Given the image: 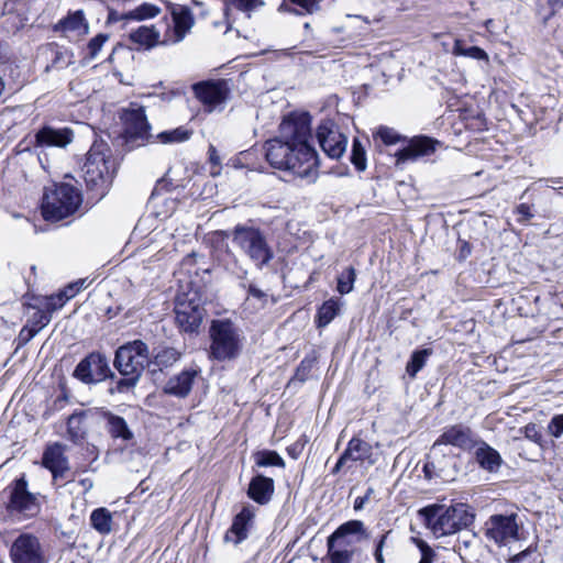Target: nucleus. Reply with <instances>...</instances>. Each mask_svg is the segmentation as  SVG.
I'll return each instance as SVG.
<instances>
[{
    "label": "nucleus",
    "mask_w": 563,
    "mask_h": 563,
    "mask_svg": "<svg viewBox=\"0 0 563 563\" xmlns=\"http://www.w3.org/2000/svg\"><path fill=\"white\" fill-rule=\"evenodd\" d=\"M311 140L307 117L285 120L280 124V136L266 142V159L274 168L314 181L318 175V156Z\"/></svg>",
    "instance_id": "obj_1"
},
{
    "label": "nucleus",
    "mask_w": 563,
    "mask_h": 563,
    "mask_svg": "<svg viewBox=\"0 0 563 563\" xmlns=\"http://www.w3.org/2000/svg\"><path fill=\"white\" fill-rule=\"evenodd\" d=\"M170 18L164 16L162 22L164 31L157 25H141L129 33V40L136 46L144 49H152L156 46L175 45L185 40L195 25L192 11L184 4L166 1Z\"/></svg>",
    "instance_id": "obj_2"
},
{
    "label": "nucleus",
    "mask_w": 563,
    "mask_h": 563,
    "mask_svg": "<svg viewBox=\"0 0 563 563\" xmlns=\"http://www.w3.org/2000/svg\"><path fill=\"white\" fill-rule=\"evenodd\" d=\"M115 174V164L109 145L104 142H95L86 154L81 167V176L89 190L103 196L112 183Z\"/></svg>",
    "instance_id": "obj_3"
},
{
    "label": "nucleus",
    "mask_w": 563,
    "mask_h": 563,
    "mask_svg": "<svg viewBox=\"0 0 563 563\" xmlns=\"http://www.w3.org/2000/svg\"><path fill=\"white\" fill-rule=\"evenodd\" d=\"M419 515L437 538L453 534L474 521V515L464 504L451 507L431 505L420 509Z\"/></svg>",
    "instance_id": "obj_4"
},
{
    "label": "nucleus",
    "mask_w": 563,
    "mask_h": 563,
    "mask_svg": "<svg viewBox=\"0 0 563 563\" xmlns=\"http://www.w3.org/2000/svg\"><path fill=\"white\" fill-rule=\"evenodd\" d=\"M82 202L78 188L69 184H55L45 188L42 200V216L46 221L57 222L73 216Z\"/></svg>",
    "instance_id": "obj_5"
},
{
    "label": "nucleus",
    "mask_w": 563,
    "mask_h": 563,
    "mask_svg": "<svg viewBox=\"0 0 563 563\" xmlns=\"http://www.w3.org/2000/svg\"><path fill=\"white\" fill-rule=\"evenodd\" d=\"M210 355L224 362L236 358L243 346V336L229 319L213 320L210 325Z\"/></svg>",
    "instance_id": "obj_6"
},
{
    "label": "nucleus",
    "mask_w": 563,
    "mask_h": 563,
    "mask_svg": "<svg viewBox=\"0 0 563 563\" xmlns=\"http://www.w3.org/2000/svg\"><path fill=\"white\" fill-rule=\"evenodd\" d=\"M148 362V346L143 341L135 340L120 346L115 353L114 366L121 375L128 376V378L122 379L119 386H134Z\"/></svg>",
    "instance_id": "obj_7"
},
{
    "label": "nucleus",
    "mask_w": 563,
    "mask_h": 563,
    "mask_svg": "<svg viewBox=\"0 0 563 563\" xmlns=\"http://www.w3.org/2000/svg\"><path fill=\"white\" fill-rule=\"evenodd\" d=\"M200 290L192 285L181 290L175 299V321L184 332H197L206 314Z\"/></svg>",
    "instance_id": "obj_8"
},
{
    "label": "nucleus",
    "mask_w": 563,
    "mask_h": 563,
    "mask_svg": "<svg viewBox=\"0 0 563 563\" xmlns=\"http://www.w3.org/2000/svg\"><path fill=\"white\" fill-rule=\"evenodd\" d=\"M232 240L258 268L273 260L274 253L266 235L257 228L236 225L232 233Z\"/></svg>",
    "instance_id": "obj_9"
},
{
    "label": "nucleus",
    "mask_w": 563,
    "mask_h": 563,
    "mask_svg": "<svg viewBox=\"0 0 563 563\" xmlns=\"http://www.w3.org/2000/svg\"><path fill=\"white\" fill-rule=\"evenodd\" d=\"M351 534L358 536L357 541L369 538L363 521L350 520L342 523L327 540L328 555L331 563H350L352 561L354 552L345 548L350 544L346 537Z\"/></svg>",
    "instance_id": "obj_10"
},
{
    "label": "nucleus",
    "mask_w": 563,
    "mask_h": 563,
    "mask_svg": "<svg viewBox=\"0 0 563 563\" xmlns=\"http://www.w3.org/2000/svg\"><path fill=\"white\" fill-rule=\"evenodd\" d=\"M192 91L207 112L222 111L231 95L228 81L221 79L197 82Z\"/></svg>",
    "instance_id": "obj_11"
},
{
    "label": "nucleus",
    "mask_w": 563,
    "mask_h": 563,
    "mask_svg": "<svg viewBox=\"0 0 563 563\" xmlns=\"http://www.w3.org/2000/svg\"><path fill=\"white\" fill-rule=\"evenodd\" d=\"M484 536L498 547L519 539L517 515H493L484 523Z\"/></svg>",
    "instance_id": "obj_12"
},
{
    "label": "nucleus",
    "mask_w": 563,
    "mask_h": 563,
    "mask_svg": "<svg viewBox=\"0 0 563 563\" xmlns=\"http://www.w3.org/2000/svg\"><path fill=\"white\" fill-rule=\"evenodd\" d=\"M8 515L16 521H22L33 516L35 509V496L29 492L24 476L15 479L9 486Z\"/></svg>",
    "instance_id": "obj_13"
},
{
    "label": "nucleus",
    "mask_w": 563,
    "mask_h": 563,
    "mask_svg": "<svg viewBox=\"0 0 563 563\" xmlns=\"http://www.w3.org/2000/svg\"><path fill=\"white\" fill-rule=\"evenodd\" d=\"M112 372L108 358L98 352H92L82 358L74 371V376L85 384L103 382Z\"/></svg>",
    "instance_id": "obj_14"
},
{
    "label": "nucleus",
    "mask_w": 563,
    "mask_h": 563,
    "mask_svg": "<svg viewBox=\"0 0 563 563\" xmlns=\"http://www.w3.org/2000/svg\"><path fill=\"white\" fill-rule=\"evenodd\" d=\"M478 439L470 427L462 423L446 427L438 440L433 443V451L440 445H453L461 450L468 451L476 446Z\"/></svg>",
    "instance_id": "obj_15"
},
{
    "label": "nucleus",
    "mask_w": 563,
    "mask_h": 563,
    "mask_svg": "<svg viewBox=\"0 0 563 563\" xmlns=\"http://www.w3.org/2000/svg\"><path fill=\"white\" fill-rule=\"evenodd\" d=\"M317 137L323 152L331 158H340L346 151L347 137L333 123L321 124Z\"/></svg>",
    "instance_id": "obj_16"
},
{
    "label": "nucleus",
    "mask_w": 563,
    "mask_h": 563,
    "mask_svg": "<svg viewBox=\"0 0 563 563\" xmlns=\"http://www.w3.org/2000/svg\"><path fill=\"white\" fill-rule=\"evenodd\" d=\"M199 374L200 368L198 366H190L183 369L166 382L164 393L177 398H186L192 390Z\"/></svg>",
    "instance_id": "obj_17"
},
{
    "label": "nucleus",
    "mask_w": 563,
    "mask_h": 563,
    "mask_svg": "<svg viewBox=\"0 0 563 563\" xmlns=\"http://www.w3.org/2000/svg\"><path fill=\"white\" fill-rule=\"evenodd\" d=\"M125 125V132L133 137H146L150 132V124L145 115V109L136 103H131L121 114Z\"/></svg>",
    "instance_id": "obj_18"
},
{
    "label": "nucleus",
    "mask_w": 563,
    "mask_h": 563,
    "mask_svg": "<svg viewBox=\"0 0 563 563\" xmlns=\"http://www.w3.org/2000/svg\"><path fill=\"white\" fill-rule=\"evenodd\" d=\"M438 144V141L429 136H416L409 142L407 147L395 154L396 165L398 166L407 161H416L419 157L429 156L434 153Z\"/></svg>",
    "instance_id": "obj_19"
},
{
    "label": "nucleus",
    "mask_w": 563,
    "mask_h": 563,
    "mask_svg": "<svg viewBox=\"0 0 563 563\" xmlns=\"http://www.w3.org/2000/svg\"><path fill=\"white\" fill-rule=\"evenodd\" d=\"M74 141V131L68 126L43 125L37 130V147L65 148Z\"/></svg>",
    "instance_id": "obj_20"
},
{
    "label": "nucleus",
    "mask_w": 563,
    "mask_h": 563,
    "mask_svg": "<svg viewBox=\"0 0 563 563\" xmlns=\"http://www.w3.org/2000/svg\"><path fill=\"white\" fill-rule=\"evenodd\" d=\"M42 464L47 468L53 478L65 477L68 472V460L65 456V446L60 443H54L44 451Z\"/></svg>",
    "instance_id": "obj_21"
},
{
    "label": "nucleus",
    "mask_w": 563,
    "mask_h": 563,
    "mask_svg": "<svg viewBox=\"0 0 563 563\" xmlns=\"http://www.w3.org/2000/svg\"><path fill=\"white\" fill-rule=\"evenodd\" d=\"M53 31L65 36L86 35L89 32V24L82 10L69 11L65 18L54 24Z\"/></svg>",
    "instance_id": "obj_22"
},
{
    "label": "nucleus",
    "mask_w": 563,
    "mask_h": 563,
    "mask_svg": "<svg viewBox=\"0 0 563 563\" xmlns=\"http://www.w3.org/2000/svg\"><path fill=\"white\" fill-rule=\"evenodd\" d=\"M254 514L250 507H243L234 517L230 529L224 534V541L239 544L247 538L249 526Z\"/></svg>",
    "instance_id": "obj_23"
},
{
    "label": "nucleus",
    "mask_w": 563,
    "mask_h": 563,
    "mask_svg": "<svg viewBox=\"0 0 563 563\" xmlns=\"http://www.w3.org/2000/svg\"><path fill=\"white\" fill-rule=\"evenodd\" d=\"M14 563H35V538L32 534H21L11 548Z\"/></svg>",
    "instance_id": "obj_24"
},
{
    "label": "nucleus",
    "mask_w": 563,
    "mask_h": 563,
    "mask_svg": "<svg viewBox=\"0 0 563 563\" xmlns=\"http://www.w3.org/2000/svg\"><path fill=\"white\" fill-rule=\"evenodd\" d=\"M63 306V299L57 294L37 296V332L51 322L52 314Z\"/></svg>",
    "instance_id": "obj_25"
},
{
    "label": "nucleus",
    "mask_w": 563,
    "mask_h": 563,
    "mask_svg": "<svg viewBox=\"0 0 563 563\" xmlns=\"http://www.w3.org/2000/svg\"><path fill=\"white\" fill-rule=\"evenodd\" d=\"M475 448V459L479 466L490 473L497 472L503 463L500 454L479 439Z\"/></svg>",
    "instance_id": "obj_26"
},
{
    "label": "nucleus",
    "mask_w": 563,
    "mask_h": 563,
    "mask_svg": "<svg viewBox=\"0 0 563 563\" xmlns=\"http://www.w3.org/2000/svg\"><path fill=\"white\" fill-rule=\"evenodd\" d=\"M274 494V481L263 475L255 476L250 485L247 495L260 505L267 504Z\"/></svg>",
    "instance_id": "obj_27"
},
{
    "label": "nucleus",
    "mask_w": 563,
    "mask_h": 563,
    "mask_svg": "<svg viewBox=\"0 0 563 563\" xmlns=\"http://www.w3.org/2000/svg\"><path fill=\"white\" fill-rule=\"evenodd\" d=\"M449 464H451V459H448L444 455L438 456L437 451L432 450L429 461L423 466L426 477H439L444 481L452 479L453 474L448 468Z\"/></svg>",
    "instance_id": "obj_28"
},
{
    "label": "nucleus",
    "mask_w": 563,
    "mask_h": 563,
    "mask_svg": "<svg viewBox=\"0 0 563 563\" xmlns=\"http://www.w3.org/2000/svg\"><path fill=\"white\" fill-rule=\"evenodd\" d=\"M102 418L106 421V430L112 438L121 439L122 441H130L133 439V432L129 428L124 418L110 411H103Z\"/></svg>",
    "instance_id": "obj_29"
},
{
    "label": "nucleus",
    "mask_w": 563,
    "mask_h": 563,
    "mask_svg": "<svg viewBox=\"0 0 563 563\" xmlns=\"http://www.w3.org/2000/svg\"><path fill=\"white\" fill-rule=\"evenodd\" d=\"M92 413L88 410L75 411L67 419V431L69 438L74 441L82 440L88 432L87 419Z\"/></svg>",
    "instance_id": "obj_30"
},
{
    "label": "nucleus",
    "mask_w": 563,
    "mask_h": 563,
    "mask_svg": "<svg viewBox=\"0 0 563 563\" xmlns=\"http://www.w3.org/2000/svg\"><path fill=\"white\" fill-rule=\"evenodd\" d=\"M343 454L349 461H365L372 455V446L362 439L353 438Z\"/></svg>",
    "instance_id": "obj_31"
},
{
    "label": "nucleus",
    "mask_w": 563,
    "mask_h": 563,
    "mask_svg": "<svg viewBox=\"0 0 563 563\" xmlns=\"http://www.w3.org/2000/svg\"><path fill=\"white\" fill-rule=\"evenodd\" d=\"M341 300L331 298L322 303L318 310L317 324L319 328L328 325L340 312Z\"/></svg>",
    "instance_id": "obj_32"
},
{
    "label": "nucleus",
    "mask_w": 563,
    "mask_h": 563,
    "mask_svg": "<svg viewBox=\"0 0 563 563\" xmlns=\"http://www.w3.org/2000/svg\"><path fill=\"white\" fill-rule=\"evenodd\" d=\"M90 522L101 534H108L112 530V515L107 508L95 509L90 515Z\"/></svg>",
    "instance_id": "obj_33"
},
{
    "label": "nucleus",
    "mask_w": 563,
    "mask_h": 563,
    "mask_svg": "<svg viewBox=\"0 0 563 563\" xmlns=\"http://www.w3.org/2000/svg\"><path fill=\"white\" fill-rule=\"evenodd\" d=\"M183 356V352L172 347L166 346L161 349L155 355L153 363L159 367V369L172 367L175 363H177Z\"/></svg>",
    "instance_id": "obj_34"
},
{
    "label": "nucleus",
    "mask_w": 563,
    "mask_h": 563,
    "mask_svg": "<svg viewBox=\"0 0 563 563\" xmlns=\"http://www.w3.org/2000/svg\"><path fill=\"white\" fill-rule=\"evenodd\" d=\"M161 12H162V10L159 7H157L153 3L144 2L140 5H137L136 8H134L133 10H130L129 12H126V16L131 21L140 22V21L154 19L157 15H159Z\"/></svg>",
    "instance_id": "obj_35"
},
{
    "label": "nucleus",
    "mask_w": 563,
    "mask_h": 563,
    "mask_svg": "<svg viewBox=\"0 0 563 563\" xmlns=\"http://www.w3.org/2000/svg\"><path fill=\"white\" fill-rule=\"evenodd\" d=\"M264 5V0H224V14L230 18V11L234 8L251 16V12Z\"/></svg>",
    "instance_id": "obj_36"
},
{
    "label": "nucleus",
    "mask_w": 563,
    "mask_h": 563,
    "mask_svg": "<svg viewBox=\"0 0 563 563\" xmlns=\"http://www.w3.org/2000/svg\"><path fill=\"white\" fill-rule=\"evenodd\" d=\"M431 353L430 349L418 350L412 353L406 366V372L411 378H415L417 373L423 368Z\"/></svg>",
    "instance_id": "obj_37"
},
{
    "label": "nucleus",
    "mask_w": 563,
    "mask_h": 563,
    "mask_svg": "<svg viewBox=\"0 0 563 563\" xmlns=\"http://www.w3.org/2000/svg\"><path fill=\"white\" fill-rule=\"evenodd\" d=\"M192 132L185 129L184 126L176 128L174 130L164 131L157 135L159 142L164 144L169 143H181L190 139Z\"/></svg>",
    "instance_id": "obj_38"
},
{
    "label": "nucleus",
    "mask_w": 563,
    "mask_h": 563,
    "mask_svg": "<svg viewBox=\"0 0 563 563\" xmlns=\"http://www.w3.org/2000/svg\"><path fill=\"white\" fill-rule=\"evenodd\" d=\"M256 465L261 467L278 466L284 467L285 462L276 451H260L255 454Z\"/></svg>",
    "instance_id": "obj_39"
},
{
    "label": "nucleus",
    "mask_w": 563,
    "mask_h": 563,
    "mask_svg": "<svg viewBox=\"0 0 563 563\" xmlns=\"http://www.w3.org/2000/svg\"><path fill=\"white\" fill-rule=\"evenodd\" d=\"M356 279V271L353 267H347L338 276L336 290L341 295L350 294L354 289Z\"/></svg>",
    "instance_id": "obj_40"
},
{
    "label": "nucleus",
    "mask_w": 563,
    "mask_h": 563,
    "mask_svg": "<svg viewBox=\"0 0 563 563\" xmlns=\"http://www.w3.org/2000/svg\"><path fill=\"white\" fill-rule=\"evenodd\" d=\"M453 54L466 56L478 60H488L487 53L478 46L464 47L461 41H455Z\"/></svg>",
    "instance_id": "obj_41"
},
{
    "label": "nucleus",
    "mask_w": 563,
    "mask_h": 563,
    "mask_svg": "<svg viewBox=\"0 0 563 563\" xmlns=\"http://www.w3.org/2000/svg\"><path fill=\"white\" fill-rule=\"evenodd\" d=\"M351 162L358 172H364L367 166L366 152L358 139L353 140Z\"/></svg>",
    "instance_id": "obj_42"
},
{
    "label": "nucleus",
    "mask_w": 563,
    "mask_h": 563,
    "mask_svg": "<svg viewBox=\"0 0 563 563\" xmlns=\"http://www.w3.org/2000/svg\"><path fill=\"white\" fill-rule=\"evenodd\" d=\"M520 432L523 433L525 438L538 444L541 449L545 446V440L542 435L541 429L536 423H528Z\"/></svg>",
    "instance_id": "obj_43"
},
{
    "label": "nucleus",
    "mask_w": 563,
    "mask_h": 563,
    "mask_svg": "<svg viewBox=\"0 0 563 563\" xmlns=\"http://www.w3.org/2000/svg\"><path fill=\"white\" fill-rule=\"evenodd\" d=\"M514 213L517 216L518 223L528 224L536 216L534 206L526 202L519 203L514 209Z\"/></svg>",
    "instance_id": "obj_44"
},
{
    "label": "nucleus",
    "mask_w": 563,
    "mask_h": 563,
    "mask_svg": "<svg viewBox=\"0 0 563 563\" xmlns=\"http://www.w3.org/2000/svg\"><path fill=\"white\" fill-rule=\"evenodd\" d=\"M411 541L417 545L420 551L421 559L419 563H433L435 561L434 550L423 540L419 538H411Z\"/></svg>",
    "instance_id": "obj_45"
},
{
    "label": "nucleus",
    "mask_w": 563,
    "mask_h": 563,
    "mask_svg": "<svg viewBox=\"0 0 563 563\" xmlns=\"http://www.w3.org/2000/svg\"><path fill=\"white\" fill-rule=\"evenodd\" d=\"M374 137L382 140V142L386 145H393L400 141V135L391 128L388 126H379Z\"/></svg>",
    "instance_id": "obj_46"
},
{
    "label": "nucleus",
    "mask_w": 563,
    "mask_h": 563,
    "mask_svg": "<svg viewBox=\"0 0 563 563\" xmlns=\"http://www.w3.org/2000/svg\"><path fill=\"white\" fill-rule=\"evenodd\" d=\"M51 52L54 54V59L51 65L46 66L45 73H48L52 68L64 69L71 63L68 52H60L54 48H51Z\"/></svg>",
    "instance_id": "obj_47"
},
{
    "label": "nucleus",
    "mask_w": 563,
    "mask_h": 563,
    "mask_svg": "<svg viewBox=\"0 0 563 563\" xmlns=\"http://www.w3.org/2000/svg\"><path fill=\"white\" fill-rule=\"evenodd\" d=\"M86 279H79L68 284L63 290L58 291L57 295L62 297L63 303L75 297L82 288L86 287Z\"/></svg>",
    "instance_id": "obj_48"
},
{
    "label": "nucleus",
    "mask_w": 563,
    "mask_h": 563,
    "mask_svg": "<svg viewBox=\"0 0 563 563\" xmlns=\"http://www.w3.org/2000/svg\"><path fill=\"white\" fill-rule=\"evenodd\" d=\"M548 433L555 438L560 439L563 434V413L562 415H555L552 417V419L549 421L547 427Z\"/></svg>",
    "instance_id": "obj_49"
},
{
    "label": "nucleus",
    "mask_w": 563,
    "mask_h": 563,
    "mask_svg": "<svg viewBox=\"0 0 563 563\" xmlns=\"http://www.w3.org/2000/svg\"><path fill=\"white\" fill-rule=\"evenodd\" d=\"M391 534V531L388 530L386 532H384L379 539L377 540L376 542V545H375V549H374V558L376 560L377 563H385V559H384V555H383V550L384 548L386 547L387 544V541H388V538L389 536Z\"/></svg>",
    "instance_id": "obj_50"
},
{
    "label": "nucleus",
    "mask_w": 563,
    "mask_h": 563,
    "mask_svg": "<svg viewBox=\"0 0 563 563\" xmlns=\"http://www.w3.org/2000/svg\"><path fill=\"white\" fill-rule=\"evenodd\" d=\"M289 2L301 9V11L294 10V12L299 14L312 13L319 8L318 0H289Z\"/></svg>",
    "instance_id": "obj_51"
},
{
    "label": "nucleus",
    "mask_w": 563,
    "mask_h": 563,
    "mask_svg": "<svg viewBox=\"0 0 563 563\" xmlns=\"http://www.w3.org/2000/svg\"><path fill=\"white\" fill-rule=\"evenodd\" d=\"M108 41V35L98 34L93 38L90 40L88 44L89 55L90 57H96L103 44Z\"/></svg>",
    "instance_id": "obj_52"
},
{
    "label": "nucleus",
    "mask_w": 563,
    "mask_h": 563,
    "mask_svg": "<svg viewBox=\"0 0 563 563\" xmlns=\"http://www.w3.org/2000/svg\"><path fill=\"white\" fill-rule=\"evenodd\" d=\"M35 335V327L25 325L19 334V344L29 342Z\"/></svg>",
    "instance_id": "obj_53"
},
{
    "label": "nucleus",
    "mask_w": 563,
    "mask_h": 563,
    "mask_svg": "<svg viewBox=\"0 0 563 563\" xmlns=\"http://www.w3.org/2000/svg\"><path fill=\"white\" fill-rule=\"evenodd\" d=\"M373 494H374V488H372V487L367 488L364 496H360L355 499L354 509L356 511L363 509L365 504L369 500V498L372 497Z\"/></svg>",
    "instance_id": "obj_54"
},
{
    "label": "nucleus",
    "mask_w": 563,
    "mask_h": 563,
    "mask_svg": "<svg viewBox=\"0 0 563 563\" xmlns=\"http://www.w3.org/2000/svg\"><path fill=\"white\" fill-rule=\"evenodd\" d=\"M121 21L125 22V21H131V20L128 19L126 13H120L115 10L109 11L108 22L114 23V22H121Z\"/></svg>",
    "instance_id": "obj_55"
},
{
    "label": "nucleus",
    "mask_w": 563,
    "mask_h": 563,
    "mask_svg": "<svg viewBox=\"0 0 563 563\" xmlns=\"http://www.w3.org/2000/svg\"><path fill=\"white\" fill-rule=\"evenodd\" d=\"M530 553V549L523 550L520 553L515 554L510 558L509 562L519 563L521 562L528 554Z\"/></svg>",
    "instance_id": "obj_56"
},
{
    "label": "nucleus",
    "mask_w": 563,
    "mask_h": 563,
    "mask_svg": "<svg viewBox=\"0 0 563 563\" xmlns=\"http://www.w3.org/2000/svg\"><path fill=\"white\" fill-rule=\"evenodd\" d=\"M249 295H251L252 297H255V298H264L265 297V294L258 289L257 287L253 286V285H250L249 287Z\"/></svg>",
    "instance_id": "obj_57"
},
{
    "label": "nucleus",
    "mask_w": 563,
    "mask_h": 563,
    "mask_svg": "<svg viewBox=\"0 0 563 563\" xmlns=\"http://www.w3.org/2000/svg\"><path fill=\"white\" fill-rule=\"evenodd\" d=\"M346 461H349V460L346 457H344V454L342 453V455L339 457L335 466L332 470V474L339 473L340 470L343 467V465L346 463Z\"/></svg>",
    "instance_id": "obj_58"
},
{
    "label": "nucleus",
    "mask_w": 563,
    "mask_h": 563,
    "mask_svg": "<svg viewBox=\"0 0 563 563\" xmlns=\"http://www.w3.org/2000/svg\"><path fill=\"white\" fill-rule=\"evenodd\" d=\"M209 154H210V162L213 164V165H219L220 164V158L219 156L217 155V151L213 146H211L209 148Z\"/></svg>",
    "instance_id": "obj_59"
},
{
    "label": "nucleus",
    "mask_w": 563,
    "mask_h": 563,
    "mask_svg": "<svg viewBox=\"0 0 563 563\" xmlns=\"http://www.w3.org/2000/svg\"><path fill=\"white\" fill-rule=\"evenodd\" d=\"M471 253V247L467 243H464L461 247L460 254L462 257H466Z\"/></svg>",
    "instance_id": "obj_60"
},
{
    "label": "nucleus",
    "mask_w": 563,
    "mask_h": 563,
    "mask_svg": "<svg viewBox=\"0 0 563 563\" xmlns=\"http://www.w3.org/2000/svg\"><path fill=\"white\" fill-rule=\"evenodd\" d=\"M64 402H65V399H64V398H62V397H58V398H56V400L54 401V405H55L57 408H62V407H63V405H64Z\"/></svg>",
    "instance_id": "obj_61"
},
{
    "label": "nucleus",
    "mask_w": 563,
    "mask_h": 563,
    "mask_svg": "<svg viewBox=\"0 0 563 563\" xmlns=\"http://www.w3.org/2000/svg\"><path fill=\"white\" fill-rule=\"evenodd\" d=\"M544 219H551L552 214L549 210H543V212L540 214Z\"/></svg>",
    "instance_id": "obj_62"
},
{
    "label": "nucleus",
    "mask_w": 563,
    "mask_h": 563,
    "mask_svg": "<svg viewBox=\"0 0 563 563\" xmlns=\"http://www.w3.org/2000/svg\"><path fill=\"white\" fill-rule=\"evenodd\" d=\"M280 10L291 11V10L288 8V5H287L286 3H283V4L280 5Z\"/></svg>",
    "instance_id": "obj_63"
},
{
    "label": "nucleus",
    "mask_w": 563,
    "mask_h": 563,
    "mask_svg": "<svg viewBox=\"0 0 563 563\" xmlns=\"http://www.w3.org/2000/svg\"><path fill=\"white\" fill-rule=\"evenodd\" d=\"M24 21L21 20L20 23L16 25V29H22L24 27Z\"/></svg>",
    "instance_id": "obj_64"
}]
</instances>
